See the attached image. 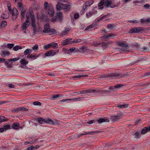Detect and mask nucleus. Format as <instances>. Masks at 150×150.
<instances>
[{
	"instance_id": "nucleus-13",
	"label": "nucleus",
	"mask_w": 150,
	"mask_h": 150,
	"mask_svg": "<svg viewBox=\"0 0 150 150\" xmlns=\"http://www.w3.org/2000/svg\"><path fill=\"white\" fill-rule=\"evenodd\" d=\"M39 56V55L35 53H33L31 54H29L28 55L27 58L30 59L31 60H34L37 59Z\"/></svg>"
},
{
	"instance_id": "nucleus-18",
	"label": "nucleus",
	"mask_w": 150,
	"mask_h": 150,
	"mask_svg": "<svg viewBox=\"0 0 150 150\" xmlns=\"http://www.w3.org/2000/svg\"><path fill=\"white\" fill-rule=\"evenodd\" d=\"M70 30V28H66L65 30L62 32L60 34V35L61 37H64L67 34Z\"/></svg>"
},
{
	"instance_id": "nucleus-2",
	"label": "nucleus",
	"mask_w": 150,
	"mask_h": 150,
	"mask_svg": "<svg viewBox=\"0 0 150 150\" xmlns=\"http://www.w3.org/2000/svg\"><path fill=\"white\" fill-rule=\"evenodd\" d=\"M104 7H106L107 8L110 7L114 8L117 6L115 4H113L112 0H104Z\"/></svg>"
},
{
	"instance_id": "nucleus-46",
	"label": "nucleus",
	"mask_w": 150,
	"mask_h": 150,
	"mask_svg": "<svg viewBox=\"0 0 150 150\" xmlns=\"http://www.w3.org/2000/svg\"><path fill=\"white\" fill-rule=\"evenodd\" d=\"M128 104H123L120 105H118L117 106V107H119L120 108H126L128 107Z\"/></svg>"
},
{
	"instance_id": "nucleus-20",
	"label": "nucleus",
	"mask_w": 150,
	"mask_h": 150,
	"mask_svg": "<svg viewBox=\"0 0 150 150\" xmlns=\"http://www.w3.org/2000/svg\"><path fill=\"white\" fill-rule=\"evenodd\" d=\"M97 25V24L96 23V22L91 24V25L86 27L85 30H88V31H90L93 28L96 26Z\"/></svg>"
},
{
	"instance_id": "nucleus-32",
	"label": "nucleus",
	"mask_w": 150,
	"mask_h": 150,
	"mask_svg": "<svg viewBox=\"0 0 150 150\" xmlns=\"http://www.w3.org/2000/svg\"><path fill=\"white\" fill-rule=\"evenodd\" d=\"M10 54V52L8 51H1V56L3 57H5L6 55H9Z\"/></svg>"
},
{
	"instance_id": "nucleus-28",
	"label": "nucleus",
	"mask_w": 150,
	"mask_h": 150,
	"mask_svg": "<svg viewBox=\"0 0 150 150\" xmlns=\"http://www.w3.org/2000/svg\"><path fill=\"white\" fill-rule=\"evenodd\" d=\"M9 13L8 11H5L1 15V17L3 19H8V18Z\"/></svg>"
},
{
	"instance_id": "nucleus-42",
	"label": "nucleus",
	"mask_w": 150,
	"mask_h": 150,
	"mask_svg": "<svg viewBox=\"0 0 150 150\" xmlns=\"http://www.w3.org/2000/svg\"><path fill=\"white\" fill-rule=\"evenodd\" d=\"M32 22L31 25L33 28H36V25L35 24V19H31Z\"/></svg>"
},
{
	"instance_id": "nucleus-4",
	"label": "nucleus",
	"mask_w": 150,
	"mask_h": 150,
	"mask_svg": "<svg viewBox=\"0 0 150 150\" xmlns=\"http://www.w3.org/2000/svg\"><path fill=\"white\" fill-rule=\"evenodd\" d=\"M97 8L98 7L96 6L93 8L92 10L87 12L86 14V18H89L93 15L96 14L97 13V11L96 10H95V9H97Z\"/></svg>"
},
{
	"instance_id": "nucleus-34",
	"label": "nucleus",
	"mask_w": 150,
	"mask_h": 150,
	"mask_svg": "<svg viewBox=\"0 0 150 150\" xmlns=\"http://www.w3.org/2000/svg\"><path fill=\"white\" fill-rule=\"evenodd\" d=\"M110 93V91L100 90V94H106Z\"/></svg>"
},
{
	"instance_id": "nucleus-44",
	"label": "nucleus",
	"mask_w": 150,
	"mask_h": 150,
	"mask_svg": "<svg viewBox=\"0 0 150 150\" xmlns=\"http://www.w3.org/2000/svg\"><path fill=\"white\" fill-rule=\"evenodd\" d=\"M7 23L6 22L4 21L1 22V28H3L5 27L7 25Z\"/></svg>"
},
{
	"instance_id": "nucleus-50",
	"label": "nucleus",
	"mask_w": 150,
	"mask_h": 150,
	"mask_svg": "<svg viewBox=\"0 0 150 150\" xmlns=\"http://www.w3.org/2000/svg\"><path fill=\"white\" fill-rule=\"evenodd\" d=\"M51 47H52L57 48V44L56 43H53V44L50 43Z\"/></svg>"
},
{
	"instance_id": "nucleus-31",
	"label": "nucleus",
	"mask_w": 150,
	"mask_h": 150,
	"mask_svg": "<svg viewBox=\"0 0 150 150\" xmlns=\"http://www.w3.org/2000/svg\"><path fill=\"white\" fill-rule=\"evenodd\" d=\"M8 119L3 116L0 115V124L4 122L7 121Z\"/></svg>"
},
{
	"instance_id": "nucleus-22",
	"label": "nucleus",
	"mask_w": 150,
	"mask_h": 150,
	"mask_svg": "<svg viewBox=\"0 0 150 150\" xmlns=\"http://www.w3.org/2000/svg\"><path fill=\"white\" fill-rule=\"evenodd\" d=\"M117 44L118 46L126 48L128 46L127 44L122 42H117Z\"/></svg>"
},
{
	"instance_id": "nucleus-51",
	"label": "nucleus",
	"mask_w": 150,
	"mask_h": 150,
	"mask_svg": "<svg viewBox=\"0 0 150 150\" xmlns=\"http://www.w3.org/2000/svg\"><path fill=\"white\" fill-rule=\"evenodd\" d=\"M58 20H59L58 21L60 23H62V19H51V21L54 22H56L58 21Z\"/></svg>"
},
{
	"instance_id": "nucleus-48",
	"label": "nucleus",
	"mask_w": 150,
	"mask_h": 150,
	"mask_svg": "<svg viewBox=\"0 0 150 150\" xmlns=\"http://www.w3.org/2000/svg\"><path fill=\"white\" fill-rule=\"evenodd\" d=\"M33 104L34 105H38L40 106L41 105V103L38 101H35L33 103Z\"/></svg>"
},
{
	"instance_id": "nucleus-6",
	"label": "nucleus",
	"mask_w": 150,
	"mask_h": 150,
	"mask_svg": "<svg viewBox=\"0 0 150 150\" xmlns=\"http://www.w3.org/2000/svg\"><path fill=\"white\" fill-rule=\"evenodd\" d=\"M20 63H21V65L19 67L22 68H24L25 69H28V67L26 66L28 63V60H26L24 59H21Z\"/></svg>"
},
{
	"instance_id": "nucleus-64",
	"label": "nucleus",
	"mask_w": 150,
	"mask_h": 150,
	"mask_svg": "<svg viewBox=\"0 0 150 150\" xmlns=\"http://www.w3.org/2000/svg\"><path fill=\"white\" fill-rule=\"evenodd\" d=\"M35 147L32 145L30 147H29L27 148L28 150H34Z\"/></svg>"
},
{
	"instance_id": "nucleus-55",
	"label": "nucleus",
	"mask_w": 150,
	"mask_h": 150,
	"mask_svg": "<svg viewBox=\"0 0 150 150\" xmlns=\"http://www.w3.org/2000/svg\"><path fill=\"white\" fill-rule=\"evenodd\" d=\"M82 40L81 39H76V40L73 41V43H76L81 42L82 41Z\"/></svg>"
},
{
	"instance_id": "nucleus-23",
	"label": "nucleus",
	"mask_w": 150,
	"mask_h": 150,
	"mask_svg": "<svg viewBox=\"0 0 150 150\" xmlns=\"http://www.w3.org/2000/svg\"><path fill=\"white\" fill-rule=\"evenodd\" d=\"M63 4L60 2H58L56 5V8L57 11H60L62 9Z\"/></svg>"
},
{
	"instance_id": "nucleus-56",
	"label": "nucleus",
	"mask_w": 150,
	"mask_h": 150,
	"mask_svg": "<svg viewBox=\"0 0 150 150\" xmlns=\"http://www.w3.org/2000/svg\"><path fill=\"white\" fill-rule=\"evenodd\" d=\"M128 22H130V23H138L139 22V21L137 20H131V21H128Z\"/></svg>"
},
{
	"instance_id": "nucleus-3",
	"label": "nucleus",
	"mask_w": 150,
	"mask_h": 150,
	"mask_svg": "<svg viewBox=\"0 0 150 150\" xmlns=\"http://www.w3.org/2000/svg\"><path fill=\"white\" fill-rule=\"evenodd\" d=\"M25 16L26 19H35V15L32 8L25 11Z\"/></svg>"
},
{
	"instance_id": "nucleus-29",
	"label": "nucleus",
	"mask_w": 150,
	"mask_h": 150,
	"mask_svg": "<svg viewBox=\"0 0 150 150\" xmlns=\"http://www.w3.org/2000/svg\"><path fill=\"white\" fill-rule=\"evenodd\" d=\"M114 35L115 34H114L109 33L107 34L106 35H104L102 37H101V38L102 39H108L110 37L114 36Z\"/></svg>"
},
{
	"instance_id": "nucleus-52",
	"label": "nucleus",
	"mask_w": 150,
	"mask_h": 150,
	"mask_svg": "<svg viewBox=\"0 0 150 150\" xmlns=\"http://www.w3.org/2000/svg\"><path fill=\"white\" fill-rule=\"evenodd\" d=\"M14 45L13 44L8 43L7 44V47L10 49H11L14 46Z\"/></svg>"
},
{
	"instance_id": "nucleus-21",
	"label": "nucleus",
	"mask_w": 150,
	"mask_h": 150,
	"mask_svg": "<svg viewBox=\"0 0 150 150\" xmlns=\"http://www.w3.org/2000/svg\"><path fill=\"white\" fill-rule=\"evenodd\" d=\"M140 24L142 25H147L150 24V19H140Z\"/></svg>"
},
{
	"instance_id": "nucleus-53",
	"label": "nucleus",
	"mask_w": 150,
	"mask_h": 150,
	"mask_svg": "<svg viewBox=\"0 0 150 150\" xmlns=\"http://www.w3.org/2000/svg\"><path fill=\"white\" fill-rule=\"evenodd\" d=\"M20 111H28V110L24 107H20Z\"/></svg>"
},
{
	"instance_id": "nucleus-49",
	"label": "nucleus",
	"mask_w": 150,
	"mask_h": 150,
	"mask_svg": "<svg viewBox=\"0 0 150 150\" xmlns=\"http://www.w3.org/2000/svg\"><path fill=\"white\" fill-rule=\"evenodd\" d=\"M51 47L50 43L46 45H45L44 48L45 50H47Z\"/></svg>"
},
{
	"instance_id": "nucleus-8",
	"label": "nucleus",
	"mask_w": 150,
	"mask_h": 150,
	"mask_svg": "<svg viewBox=\"0 0 150 150\" xmlns=\"http://www.w3.org/2000/svg\"><path fill=\"white\" fill-rule=\"evenodd\" d=\"M72 39V38H71L65 39L62 42V45L63 46H65L73 43V41H71Z\"/></svg>"
},
{
	"instance_id": "nucleus-16",
	"label": "nucleus",
	"mask_w": 150,
	"mask_h": 150,
	"mask_svg": "<svg viewBox=\"0 0 150 150\" xmlns=\"http://www.w3.org/2000/svg\"><path fill=\"white\" fill-rule=\"evenodd\" d=\"M11 13H12V19L16 18L18 14V13L17 9L15 8H13Z\"/></svg>"
},
{
	"instance_id": "nucleus-37",
	"label": "nucleus",
	"mask_w": 150,
	"mask_h": 150,
	"mask_svg": "<svg viewBox=\"0 0 150 150\" xmlns=\"http://www.w3.org/2000/svg\"><path fill=\"white\" fill-rule=\"evenodd\" d=\"M101 46L103 49H105L107 46V44L106 42H101Z\"/></svg>"
},
{
	"instance_id": "nucleus-9",
	"label": "nucleus",
	"mask_w": 150,
	"mask_h": 150,
	"mask_svg": "<svg viewBox=\"0 0 150 150\" xmlns=\"http://www.w3.org/2000/svg\"><path fill=\"white\" fill-rule=\"evenodd\" d=\"M122 115L121 113H117L116 115L111 116L110 120L112 121H116L120 119Z\"/></svg>"
},
{
	"instance_id": "nucleus-36",
	"label": "nucleus",
	"mask_w": 150,
	"mask_h": 150,
	"mask_svg": "<svg viewBox=\"0 0 150 150\" xmlns=\"http://www.w3.org/2000/svg\"><path fill=\"white\" fill-rule=\"evenodd\" d=\"M111 15V14L110 13H108L106 15L103 16L102 17L99 18V19H103L104 18H109L110 17Z\"/></svg>"
},
{
	"instance_id": "nucleus-61",
	"label": "nucleus",
	"mask_w": 150,
	"mask_h": 150,
	"mask_svg": "<svg viewBox=\"0 0 150 150\" xmlns=\"http://www.w3.org/2000/svg\"><path fill=\"white\" fill-rule=\"evenodd\" d=\"M29 53V51L28 49H26L24 52V54L26 55L28 54Z\"/></svg>"
},
{
	"instance_id": "nucleus-39",
	"label": "nucleus",
	"mask_w": 150,
	"mask_h": 150,
	"mask_svg": "<svg viewBox=\"0 0 150 150\" xmlns=\"http://www.w3.org/2000/svg\"><path fill=\"white\" fill-rule=\"evenodd\" d=\"M45 120L42 118H39L38 121L40 124H42L43 122L45 123Z\"/></svg>"
},
{
	"instance_id": "nucleus-38",
	"label": "nucleus",
	"mask_w": 150,
	"mask_h": 150,
	"mask_svg": "<svg viewBox=\"0 0 150 150\" xmlns=\"http://www.w3.org/2000/svg\"><path fill=\"white\" fill-rule=\"evenodd\" d=\"M3 127L4 128L5 131H6L7 129H10L11 127V126L9 125H7L6 124L4 125L3 126Z\"/></svg>"
},
{
	"instance_id": "nucleus-27",
	"label": "nucleus",
	"mask_w": 150,
	"mask_h": 150,
	"mask_svg": "<svg viewBox=\"0 0 150 150\" xmlns=\"http://www.w3.org/2000/svg\"><path fill=\"white\" fill-rule=\"evenodd\" d=\"M70 5L69 4H63L62 9L65 10V11H68L70 8Z\"/></svg>"
},
{
	"instance_id": "nucleus-5",
	"label": "nucleus",
	"mask_w": 150,
	"mask_h": 150,
	"mask_svg": "<svg viewBox=\"0 0 150 150\" xmlns=\"http://www.w3.org/2000/svg\"><path fill=\"white\" fill-rule=\"evenodd\" d=\"M144 28L142 27H134L131 29L129 31L130 33H139L143 31Z\"/></svg>"
},
{
	"instance_id": "nucleus-43",
	"label": "nucleus",
	"mask_w": 150,
	"mask_h": 150,
	"mask_svg": "<svg viewBox=\"0 0 150 150\" xmlns=\"http://www.w3.org/2000/svg\"><path fill=\"white\" fill-rule=\"evenodd\" d=\"M22 49V47L21 46H15L13 48V50L15 51H16L19 49Z\"/></svg>"
},
{
	"instance_id": "nucleus-40",
	"label": "nucleus",
	"mask_w": 150,
	"mask_h": 150,
	"mask_svg": "<svg viewBox=\"0 0 150 150\" xmlns=\"http://www.w3.org/2000/svg\"><path fill=\"white\" fill-rule=\"evenodd\" d=\"M19 59L20 57H18L16 58H14L13 59H8V60L10 62H11V63H12L13 62L16 61Z\"/></svg>"
},
{
	"instance_id": "nucleus-30",
	"label": "nucleus",
	"mask_w": 150,
	"mask_h": 150,
	"mask_svg": "<svg viewBox=\"0 0 150 150\" xmlns=\"http://www.w3.org/2000/svg\"><path fill=\"white\" fill-rule=\"evenodd\" d=\"M19 125V123L18 122H16L13 124L12 125V127L13 129H16L18 128Z\"/></svg>"
},
{
	"instance_id": "nucleus-47",
	"label": "nucleus",
	"mask_w": 150,
	"mask_h": 150,
	"mask_svg": "<svg viewBox=\"0 0 150 150\" xmlns=\"http://www.w3.org/2000/svg\"><path fill=\"white\" fill-rule=\"evenodd\" d=\"M136 138H139L141 137L140 134L137 132H136L134 134Z\"/></svg>"
},
{
	"instance_id": "nucleus-63",
	"label": "nucleus",
	"mask_w": 150,
	"mask_h": 150,
	"mask_svg": "<svg viewBox=\"0 0 150 150\" xmlns=\"http://www.w3.org/2000/svg\"><path fill=\"white\" fill-rule=\"evenodd\" d=\"M134 46L137 49H141L140 45L138 44L137 43L134 44Z\"/></svg>"
},
{
	"instance_id": "nucleus-35",
	"label": "nucleus",
	"mask_w": 150,
	"mask_h": 150,
	"mask_svg": "<svg viewBox=\"0 0 150 150\" xmlns=\"http://www.w3.org/2000/svg\"><path fill=\"white\" fill-rule=\"evenodd\" d=\"M76 98H70L68 99H63L60 100L61 102H66L68 100L76 101Z\"/></svg>"
},
{
	"instance_id": "nucleus-1",
	"label": "nucleus",
	"mask_w": 150,
	"mask_h": 150,
	"mask_svg": "<svg viewBox=\"0 0 150 150\" xmlns=\"http://www.w3.org/2000/svg\"><path fill=\"white\" fill-rule=\"evenodd\" d=\"M50 26L49 23L46 24L44 26V30L42 32L44 33H47L50 35L55 34L57 33L56 30L54 29L50 28Z\"/></svg>"
},
{
	"instance_id": "nucleus-12",
	"label": "nucleus",
	"mask_w": 150,
	"mask_h": 150,
	"mask_svg": "<svg viewBox=\"0 0 150 150\" xmlns=\"http://www.w3.org/2000/svg\"><path fill=\"white\" fill-rule=\"evenodd\" d=\"M29 19H27L26 21L21 26L22 29L24 30H26V29L29 26L30 24Z\"/></svg>"
},
{
	"instance_id": "nucleus-17",
	"label": "nucleus",
	"mask_w": 150,
	"mask_h": 150,
	"mask_svg": "<svg viewBox=\"0 0 150 150\" xmlns=\"http://www.w3.org/2000/svg\"><path fill=\"white\" fill-rule=\"evenodd\" d=\"M150 132V126L148 127H145L141 131V133L142 134H146L147 132Z\"/></svg>"
},
{
	"instance_id": "nucleus-59",
	"label": "nucleus",
	"mask_w": 150,
	"mask_h": 150,
	"mask_svg": "<svg viewBox=\"0 0 150 150\" xmlns=\"http://www.w3.org/2000/svg\"><path fill=\"white\" fill-rule=\"evenodd\" d=\"M101 42L99 43H93V45L95 47H97L99 45H101Z\"/></svg>"
},
{
	"instance_id": "nucleus-26",
	"label": "nucleus",
	"mask_w": 150,
	"mask_h": 150,
	"mask_svg": "<svg viewBox=\"0 0 150 150\" xmlns=\"http://www.w3.org/2000/svg\"><path fill=\"white\" fill-rule=\"evenodd\" d=\"M97 122L98 123L100 124L103 122H109V119L106 118H100L97 120Z\"/></svg>"
},
{
	"instance_id": "nucleus-33",
	"label": "nucleus",
	"mask_w": 150,
	"mask_h": 150,
	"mask_svg": "<svg viewBox=\"0 0 150 150\" xmlns=\"http://www.w3.org/2000/svg\"><path fill=\"white\" fill-rule=\"evenodd\" d=\"M45 123L51 125L54 124V122L50 118H47L45 120Z\"/></svg>"
},
{
	"instance_id": "nucleus-60",
	"label": "nucleus",
	"mask_w": 150,
	"mask_h": 150,
	"mask_svg": "<svg viewBox=\"0 0 150 150\" xmlns=\"http://www.w3.org/2000/svg\"><path fill=\"white\" fill-rule=\"evenodd\" d=\"M45 56L48 57V56H51V55L50 54V51H47V52H46L45 54Z\"/></svg>"
},
{
	"instance_id": "nucleus-15",
	"label": "nucleus",
	"mask_w": 150,
	"mask_h": 150,
	"mask_svg": "<svg viewBox=\"0 0 150 150\" xmlns=\"http://www.w3.org/2000/svg\"><path fill=\"white\" fill-rule=\"evenodd\" d=\"M123 85H124L122 84H119L116 85L114 86H110L109 88V89L110 90H108L110 91H114L115 90V88H120Z\"/></svg>"
},
{
	"instance_id": "nucleus-10",
	"label": "nucleus",
	"mask_w": 150,
	"mask_h": 150,
	"mask_svg": "<svg viewBox=\"0 0 150 150\" xmlns=\"http://www.w3.org/2000/svg\"><path fill=\"white\" fill-rule=\"evenodd\" d=\"M90 132H85L84 133H82L80 134L77 135L76 136V137L75 138H74L73 135H72L71 137H68V139L69 140H73L74 139H78L80 137L83 136V135H86V134H90Z\"/></svg>"
},
{
	"instance_id": "nucleus-11",
	"label": "nucleus",
	"mask_w": 150,
	"mask_h": 150,
	"mask_svg": "<svg viewBox=\"0 0 150 150\" xmlns=\"http://www.w3.org/2000/svg\"><path fill=\"white\" fill-rule=\"evenodd\" d=\"M119 76L120 77H126L127 76V74H121L120 75H118L116 73H110L108 74H107L105 77H112L114 76Z\"/></svg>"
},
{
	"instance_id": "nucleus-24",
	"label": "nucleus",
	"mask_w": 150,
	"mask_h": 150,
	"mask_svg": "<svg viewBox=\"0 0 150 150\" xmlns=\"http://www.w3.org/2000/svg\"><path fill=\"white\" fill-rule=\"evenodd\" d=\"M88 76V75H77L73 76L72 78L73 80H75L79 78L87 77Z\"/></svg>"
},
{
	"instance_id": "nucleus-45",
	"label": "nucleus",
	"mask_w": 150,
	"mask_h": 150,
	"mask_svg": "<svg viewBox=\"0 0 150 150\" xmlns=\"http://www.w3.org/2000/svg\"><path fill=\"white\" fill-rule=\"evenodd\" d=\"M107 27L108 29L113 28L115 27V25L113 24H108L107 25Z\"/></svg>"
},
{
	"instance_id": "nucleus-19",
	"label": "nucleus",
	"mask_w": 150,
	"mask_h": 150,
	"mask_svg": "<svg viewBox=\"0 0 150 150\" xmlns=\"http://www.w3.org/2000/svg\"><path fill=\"white\" fill-rule=\"evenodd\" d=\"M54 13V11L52 6L50 5L48 11V14L50 17H52L53 16Z\"/></svg>"
},
{
	"instance_id": "nucleus-57",
	"label": "nucleus",
	"mask_w": 150,
	"mask_h": 150,
	"mask_svg": "<svg viewBox=\"0 0 150 150\" xmlns=\"http://www.w3.org/2000/svg\"><path fill=\"white\" fill-rule=\"evenodd\" d=\"M38 48V45L36 44L32 47V49L33 50H37Z\"/></svg>"
},
{
	"instance_id": "nucleus-54",
	"label": "nucleus",
	"mask_w": 150,
	"mask_h": 150,
	"mask_svg": "<svg viewBox=\"0 0 150 150\" xmlns=\"http://www.w3.org/2000/svg\"><path fill=\"white\" fill-rule=\"evenodd\" d=\"M20 111V107L18 108L15 109H14L12 110V111L14 112H17Z\"/></svg>"
},
{
	"instance_id": "nucleus-14",
	"label": "nucleus",
	"mask_w": 150,
	"mask_h": 150,
	"mask_svg": "<svg viewBox=\"0 0 150 150\" xmlns=\"http://www.w3.org/2000/svg\"><path fill=\"white\" fill-rule=\"evenodd\" d=\"M93 1L92 0H88L87 1L83 6V8L86 9L87 7H90L93 4Z\"/></svg>"
},
{
	"instance_id": "nucleus-62",
	"label": "nucleus",
	"mask_w": 150,
	"mask_h": 150,
	"mask_svg": "<svg viewBox=\"0 0 150 150\" xmlns=\"http://www.w3.org/2000/svg\"><path fill=\"white\" fill-rule=\"evenodd\" d=\"M74 19H77L79 17V15L78 13H75L74 15Z\"/></svg>"
},
{
	"instance_id": "nucleus-25",
	"label": "nucleus",
	"mask_w": 150,
	"mask_h": 150,
	"mask_svg": "<svg viewBox=\"0 0 150 150\" xmlns=\"http://www.w3.org/2000/svg\"><path fill=\"white\" fill-rule=\"evenodd\" d=\"M98 6L99 9H103L104 6V0H102L100 3H98Z\"/></svg>"
},
{
	"instance_id": "nucleus-58",
	"label": "nucleus",
	"mask_w": 150,
	"mask_h": 150,
	"mask_svg": "<svg viewBox=\"0 0 150 150\" xmlns=\"http://www.w3.org/2000/svg\"><path fill=\"white\" fill-rule=\"evenodd\" d=\"M59 96V94L54 95L52 96V98L54 99L53 100H55L56 98H58Z\"/></svg>"
},
{
	"instance_id": "nucleus-7",
	"label": "nucleus",
	"mask_w": 150,
	"mask_h": 150,
	"mask_svg": "<svg viewBox=\"0 0 150 150\" xmlns=\"http://www.w3.org/2000/svg\"><path fill=\"white\" fill-rule=\"evenodd\" d=\"M18 8L21 10V16L23 18H24L25 17V9H23L22 7V3L21 2L18 3Z\"/></svg>"
},
{
	"instance_id": "nucleus-41",
	"label": "nucleus",
	"mask_w": 150,
	"mask_h": 150,
	"mask_svg": "<svg viewBox=\"0 0 150 150\" xmlns=\"http://www.w3.org/2000/svg\"><path fill=\"white\" fill-rule=\"evenodd\" d=\"M57 17L59 19H61L62 17V12H57L56 14Z\"/></svg>"
}]
</instances>
